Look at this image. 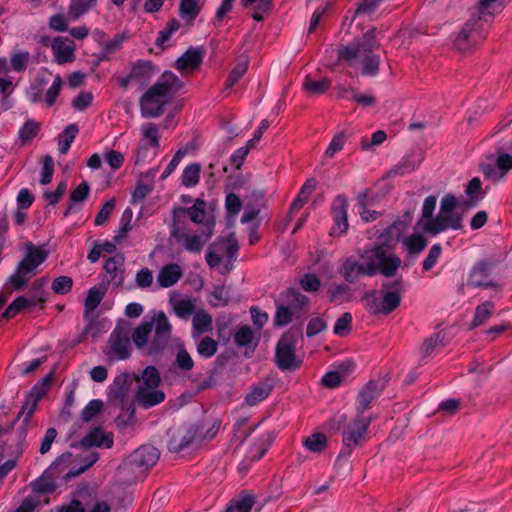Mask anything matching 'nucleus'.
I'll return each mask as SVG.
<instances>
[{
	"mask_svg": "<svg viewBox=\"0 0 512 512\" xmlns=\"http://www.w3.org/2000/svg\"><path fill=\"white\" fill-rule=\"evenodd\" d=\"M303 445L309 452L320 453L327 445V437L324 433L316 432L305 438Z\"/></svg>",
	"mask_w": 512,
	"mask_h": 512,
	"instance_id": "obj_34",
	"label": "nucleus"
},
{
	"mask_svg": "<svg viewBox=\"0 0 512 512\" xmlns=\"http://www.w3.org/2000/svg\"><path fill=\"white\" fill-rule=\"evenodd\" d=\"M347 140V135L344 131L337 132L330 141L327 149L324 152L325 158H333L336 153L340 152Z\"/></svg>",
	"mask_w": 512,
	"mask_h": 512,
	"instance_id": "obj_40",
	"label": "nucleus"
},
{
	"mask_svg": "<svg viewBox=\"0 0 512 512\" xmlns=\"http://www.w3.org/2000/svg\"><path fill=\"white\" fill-rule=\"evenodd\" d=\"M248 68V60L246 58H240L234 68L232 69L228 79H227V85L229 87H232L234 84H236L242 76L246 73Z\"/></svg>",
	"mask_w": 512,
	"mask_h": 512,
	"instance_id": "obj_48",
	"label": "nucleus"
},
{
	"mask_svg": "<svg viewBox=\"0 0 512 512\" xmlns=\"http://www.w3.org/2000/svg\"><path fill=\"white\" fill-rule=\"evenodd\" d=\"M466 194L469 199L470 204L477 203L483 197V193L481 191V181L479 178H473L469 181L466 187Z\"/></svg>",
	"mask_w": 512,
	"mask_h": 512,
	"instance_id": "obj_50",
	"label": "nucleus"
},
{
	"mask_svg": "<svg viewBox=\"0 0 512 512\" xmlns=\"http://www.w3.org/2000/svg\"><path fill=\"white\" fill-rule=\"evenodd\" d=\"M441 252H442L441 246L438 244L433 245L430 248L427 257L423 261V269L425 271H429L435 266V264L438 262V260L440 258Z\"/></svg>",
	"mask_w": 512,
	"mask_h": 512,
	"instance_id": "obj_61",
	"label": "nucleus"
},
{
	"mask_svg": "<svg viewBox=\"0 0 512 512\" xmlns=\"http://www.w3.org/2000/svg\"><path fill=\"white\" fill-rule=\"evenodd\" d=\"M468 284L473 287H498V283L492 277L491 266L484 262L478 263L472 268Z\"/></svg>",
	"mask_w": 512,
	"mask_h": 512,
	"instance_id": "obj_22",
	"label": "nucleus"
},
{
	"mask_svg": "<svg viewBox=\"0 0 512 512\" xmlns=\"http://www.w3.org/2000/svg\"><path fill=\"white\" fill-rule=\"evenodd\" d=\"M77 133L78 127L75 124H70L66 127L63 133L59 136L58 145L60 153L65 154L69 150Z\"/></svg>",
	"mask_w": 512,
	"mask_h": 512,
	"instance_id": "obj_38",
	"label": "nucleus"
},
{
	"mask_svg": "<svg viewBox=\"0 0 512 512\" xmlns=\"http://www.w3.org/2000/svg\"><path fill=\"white\" fill-rule=\"evenodd\" d=\"M159 459V451L149 445L136 449L128 458L129 464L140 470H146L153 466Z\"/></svg>",
	"mask_w": 512,
	"mask_h": 512,
	"instance_id": "obj_19",
	"label": "nucleus"
},
{
	"mask_svg": "<svg viewBox=\"0 0 512 512\" xmlns=\"http://www.w3.org/2000/svg\"><path fill=\"white\" fill-rule=\"evenodd\" d=\"M373 420V416L360 415L356 413V417L343 430V442L346 446H355L363 441L366 437L368 427Z\"/></svg>",
	"mask_w": 512,
	"mask_h": 512,
	"instance_id": "obj_15",
	"label": "nucleus"
},
{
	"mask_svg": "<svg viewBox=\"0 0 512 512\" xmlns=\"http://www.w3.org/2000/svg\"><path fill=\"white\" fill-rule=\"evenodd\" d=\"M180 28V23L177 20H171L166 28L160 31L159 36L157 37L156 43L159 46H164V44L169 40L173 33L177 32Z\"/></svg>",
	"mask_w": 512,
	"mask_h": 512,
	"instance_id": "obj_57",
	"label": "nucleus"
},
{
	"mask_svg": "<svg viewBox=\"0 0 512 512\" xmlns=\"http://www.w3.org/2000/svg\"><path fill=\"white\" fill-rule=\"evenodd\" d=\"M237 252V240L234 235H230L210 246L206 261L211 268H216L220 273L225 274L231 270Z\"/></svg>",
	"mask_w": 512,
	"mask_h": 512,
	"instance_id": "obj_8",
	"label": "nucleus"
},
{
	"mask_svg": "<svg viewBox=\"0 0 512 512\" xmlns=\"http://www.w3.org/2000/svg\"><path fill=\"white\" fill-rule=\"evenodd\" d=\"M202 61L200 51L196 49H189L182 55L176 62V67L180 71L189 72L196 69Z\"/></svg>",
	"mask_w": 512,
	"mask_h": 512,
	"instance_id": "obj_32",
	"label": "nucleus"
},
{
	"mask_svg": "<svg viewBox=\"0 0 512 512\" xmlns=\"http://www.w3.org/2000/svg\"><path fill=\"white\" fill-rule=\"evenodd\" d=\"M51 49L55 61L60 65L72 63L76 58V45L67 37H55L51 42Z\"/></svg>",
	"mask_w": 512,
	"mask_h": 512,
	"instance_id": "obj_18",
	"label": "nucleus"
},
{
	"mask_svg": "<svg viewBox=\"0 0 512 512\" xmlns=\"http://www.w3.org/2000/svg\"><path fill=\"white\" fill-rule=\"evenodd\" d=\"M73 286V280L68 276H59L55 278L52 282V290L56 294H66L68 293Z\"/></svg>",
	"mask_w": 512,
	"mask_h": 512,
	"instance_id": "obj_55",
	"label": "nucleus"
},
{
	"mask_svg": "<svg viewBox=\"0 0 512 512\" xmlns=\"http://www.w3.org/2000/svg\"><path fill=\"white\" fill-rule=\"evenodd\" d=\"M437 199L435 196H428L422 206V216L417 223V229L427 233L433 219V212L436 208Z\"/></svg>",
	"mask_w": 512,
	"mask_h": 512,
	"instance_id": "obj_29",
	"label": "nucleus"
},
{
	"mask_svg": "<svg viewBox=\"0 0 512 512\" xmlns=\"http://www.w3.org/2000/svg\"><path fill=\"white\" fill-rule=\"evenodd\" d=\"M49 73L43 71L37 75L34 82L26 91V97L31 102H40L42 100L43 90L48 83Z\"/></svg>",
	"mask_w": 512,
	"mask_h": 512,
	"instance_id": "obj_31",
	"label": "nucleus"
},
{
	"mask_svg": "<svg viewBox=\"0 0 512 512\" xmlns=\"http://www.w3.org/2000/svg\"><path fill=\"white\" fill-rule=\"evenodd\" d=\"M457 200L453 195H445L440 204V210L433 219L427 233L437 235L448 229L458 230L462 227V219L455 210Z\"/></svg>",
	"mask_w": 512,
	"mask_h": 512,
	"instance_id": "obj_10",
	"label": "nucleus"
},
{
	"mask_svg": "<svg viewBox=\"0 0 512 512\" xmlns=\"http://www.w3.org/2000/svg\"><path fill=\"white\" fill-rule=\"evenodd\" d=\"M198 353L206 358H209L217 351V343L209 337L203 338L197 347Z\"/></svg>",
	"mask_w": 512,
	"mask_h": 512,
	"instance_id": "obj_58",
	"label": "nucleus"
},
{
	"mask_svg": "<svg viewBox=\"0 0 512 512\" xmlns=\"http://www.w3.org/2000/svg\"><path fill=\"white\" fill-rule=\"evenodd\" d=\"M105 353L111 360L126 359L130 355V342L127 332L121 328H116L110 335Z\"/></svg>",
	"mask_w": 512,
	"mask_h": 512,
	"instance_id": "obj_16",
	"label": "nucleus"
},
{
	"mask_svg": "<svg viewBox=\"0 0 512 512\" xmlns=\"http://www.w3.org/2000/svg\"><path fill=\"white\" fill-rule=\"evenodd\" d=\"M386 140V133L382 130L374 132L370 139H363L362 149L369 151L375 146L382 144Z\"/></svg>",
	"mask_w": 512,
	"mask_h": 512,
	"instance_id": "obj_63",
	"label": "nucleus"
},
{
	"mask_svg": "<svg viewBox=\"0 0 512 512\" xmlns=\"http://www.w3.org/2000/svg\"><path fill=\"white\" fill-rule=\"evenodd\" d=\"M28 58H29L28 52H23V51L14 52L11 55V59H10L11 69L14 71H17V72L24 70L26 67Z\"/></svg>",
	"mask_w": 512,
	"mask_h": 512,
	"instance_id": "obj_60",
	"label": "nucleus"
},
{
	"mask_svg": "<svg viewBox=\"0 0 512 512\" xmlns=\"http://www.w3.org/2000/svg\"><path fill=\"white\" fill-rule=\"evenodd\" d=\"M70 454L59 457L44 474L33 483V493L27 496L22 503L13 512H33L41 503L44 493L51 492L56 488L55 479L63 474L64 478H72L83 473L87 468L92 466L98 459V455L94 452L90 453L85 460V464L76 472L72 470L65 471L64 465L69 461Z\"/></svg>",
	"mask_w": 512,
	"mask_h": 512,
	"instance_id": "obj_2",
	"label": "nucleus"
},
{
	"mask_svg": "<svg viewBox=\"0 0 512 512\" xmlns=\"http://www.w3.org/2000/svg\"><path fill=\"white\" fill-rule=\"evenodd\" d=\"M182 273V268L178 264L165 265L157 276V283L163 288L171 287L181 278Z\"/></svg>",
	"mask_w": 512,
	"mask_h": 512,
	"instance_id": "obj_27",
	"label": "nucleus"
},
{
	"mask_svg": "<svg viewBox=\"0 0 512 512\" xmlns=\"http://www.w3.org/2000/svg\"><path fill=\"white\" fill-rule=\"evenodd\" d=\"M244 8L252 9V17L256 21H261L273 7V0H241Z\"/></svg>",
	"mask_w": 512,
	"mask_h": 512,
	"instance_id": "obj_28",
	"label": "nucleus"
},
{
	"mask_svg": "<svg viewBox=\"0 0 512 512\" xmlns=\"http://www.w3.org/2000/svg\"><path fill=\"white\" fill-rule=\"evenodd\" d=\"M342 97L346 98L347 100H350V101H355L357 102L359 105L363 106V107H369L371 105L374 104L375 102V99L372 95L370 94H361V93H358L354 90H348L346 91L345 94L342 95Z\"/></svg>",
	"mask_w": 512,
	"mask_h": 512,
	"instance_id": "obj_51",
	"label": "nucleus"
},
{
	"mask_svg": "<svg viewBox=\"0 0 512 512\" xmlns=\"http://www.w3.org/2000/svg\"><path fill=\"white\" fill-rule=\"evenodd\" d=\"M104 294H105V288H103V287L94 286L93 288H91L89 290L88 295L85 300L86 310L87 311L94 310L99 305L101 300L103 299Z\"/></svg>",
	"mask_w": 512,
	"mask_h": 512,
	"instance_id": "obj_46",
	"label": "nucleus"
},
{
	"mask_svg": "<svg viewBox=\"0 0 512 512\" xmlns=\"http://www.w3.org/2000/svg\"><path fill=\"white\" fill-rule=\"evenodd\" d=\"M506 5V0H479L478 19H470L458 35V43L468 40L483 30V24L488 23L490 18L501 12Z\"/></svg>",
	"mask_w": 512,
	"mask_h": 512,
	"instance_id": "obj_9",
	"label": "nucleus"
},
{
	"mask_svg": "<svg viewBox=\"0 0 512 512\" xmlns=\"http://www.w3.org/2000/svg\"><path fill=\"white\" fill-rule=\"evenodd\" d=\"M160 381L159 372L155 367L145 368L137 391V400L144 407H152L164 401L165 393L158 388Z\"/></svg>",
	"mask_w": 512,
	"mask_h": 512,
	"instance_id": "obj_12",
	"label": "nucleus"
},
{
	"mask_svg": "<svg viewBox=\"0 0 512 512\" xmlns=\"http://www.w3.org/2000/svg\"><path fill=\"white\" fill-rule=\"evenodd\" d=\"M201 165L193 163L186 166L183 170L181 181L185 187H193L198 184L200 179Z\"/></svg>",
	"mask_w": 512,
	"mask_h": 512,
	"instance_id": "obj_37",
	"label": "nucleus"
},
{
	"mask_svg": "<svg viewBox=\"0 0 512 512\" xmlns=\"http://www.w3.org/2000/svg\"><path fill=\"white\" fill-rule=\"evenodd\" d=\"M131 210L127 209L122 215V226L117 231L114 240L117 244H121L127 237L128 232L132 229L131 226Z\"/></svg>",
	"mask_w": 512,
	"mask_h": 512,
	"instance_id": "obj_49",
	"label": "nucleus"
},
{
	"mask_svg": "<svg viewBox=\"0 0 512 512\" xmlns=\"http://www.w3.org/2000/svg\"><path fill=\"white\" fill-rule=\"evenodd\" d=\"M241 206V200L237 195L229 193L226 196L225 208L229 217L234 218L239 213Z\"/></svg>",
	"mask_w": 512,
	"mask_h": 512,
	"instance_id": "obj_59",
	"label": "nucleus"
},
{
	"mask_svg": "<svg viewBox=\"0 0 512 512\" xmlns=\"http://www.w3.org/2000/svg\"><path fill=\"white\" fill-rule=\"evenodd\" d=\"M494 304L491 301H485L476 307L473 319V325L479 326L483 324L493 313Z\"/></svg>",
	"mask_w": 512,
	"mask_h": 512,
	"instance_id": "obj_42",
	"label": "nucleus"
},
{
	"mask_svg": "<svg viewBox=\"0 0 512 512\" xmlns=\"http://www.w3.org/2000/svg\"><path fill=\"white\" fill-rule=\"evenodd\" d=\"M382 386L376 381L367 383L358 393L355 410L357 414L365 415L372 402L380 396Z\"/></svg>",
	"mask_w": 512,
	"mask_h": 512,
	"instance_id": "obj_20",
	"label": "nucleus"
},
{
	"mask_svg": "<svg viewBox=\"0 0 512 512\" xmlns=\"http://www.w3.org/2000/svg\"><path fill=\"white\" fill-rule=\"evenodd\" d=\"M329 87V82L325 78L315 79L311 76H306L303 82V88L306 93L316 95L324 93Z\"/></svg>",
	"mask_w": 512,
	"mask_h": 512,
	"instance_id": "obj_35",
	"label": "nucleus"
},
{
	"mask_svg": "<svg viewBox=\"0 0 512 512\" xmlns=\"http://www.w3.org/2000/svg\"><path fill=\"white\" fill-rule=\"evenodd\" d=\"M371 201L368 194L359 195L357 198L356 208L361 218L365 221L376 219V211L370 210Z\"/></svg>",
	"mask_w": 512,
	"mask_h": 512,
	"instance_id": "obj_39",
	"label": "nucleus"
},
{
	"mask_svg": "<svg viewBox=\"0 0 512 512\" xmlns=\"http://www.w3.org/2000/svg\"><path fill=\"white\" fill-rule=\"evenodd\" d=\"M183 209L186 211V217L189 216L196 224H202V228H205L206 223L211 222L206 220V202L201 198L196 199L192 206Z\"/></svg>",
	"mask_w": 512,
	"mask_h": 512,
	"instance_id": "obj_33",
	"label": "nucleus"
},
{
	"mask_svg": "<svg viewBox=\"0 0 512 512\" xmlns=\"http://www.w3.org/2000/svg\"><path fill=\"white\" fill-rule=\"evenodd\" d=\"M406 229L404 221H398L385 229L378 243L366 249L358 261L349 256L341 261L338 268L340 275L349 283H355L361 277H373L381 274L393 277L401 266V259L392 251L393 245L401 239Z\"/></svg>",
	"mask_w": 512,
	"mask_h": 512,
	"instance_id": "obj_1",
	"label": "nucleus"
},
{
	"mask_svg": "<svg viewBox=\"0 0 512 512\" xmlns=\"http://www.w3.org/2000/svg\"><path fill=\"white\" fill-rule=\"evenodd\" d=\"M114 208V199H109L108 201H106L95 218V224L98 226L103 225L112 214Z\"/></svg>",
	"mask_w": 512,
	"mask_h": 512,
	"instance_id": "obj_62",
	"label": "nucleus"
},
{
	"mask_svg": "<svg viewBox=\"0 0 512 512\" xmlns=\"http://www.w3.org/2000/svg\"><path fill=\"white\" fill-rule=\"evenodd\" d=\"M355 364L347 360L340 363L334 370L328 371L322 377V384L327 388H336L345 381L351 372L354 371Z\"/></svg>",
	"mask_w": 512,
	"mask_h": 512,
	"instance_id": "obj_23",
	"label": "nucleus"
},
{
	"mask_svg": "<svg viewBox=\"0 0 512 512\" xmlns=\"http://www.w3.org/2000/svg\"><path fill=\"white\" fill-rule=\"evenodd\" d=\"M123 263V256L115 255L107 259L104 264L107 280L116 286L121 285L124 281Z\"/></svg>",
	"mask_w": 512,
	"mask_h": 512,
	"instance_id": "obj_25",
	"label": "nucleus"
},
{
	"mask_svg": "<svg viewBox=\"0 0 512 512\" xmlns=\"http://www.w3.org/2000/svg\"><path fill=\"white\" fill-rule=\"evenodd\" d=\"M97 0H72L69 15L73 20L78 19L89 9H91Z\"/></svg>",
	"mask_w": 512,
	"mask_h": 512,
	"instance_id": "obj_43",
	"label": "nucleus"
},
{
	"mask_svg": "<svg viewBox=\"0 0 512 512\" xmlns=\"http://www.w3.org/2000/svg\"><path fill=\"white\" fill-rule=\"evenodd\" d=\"M141 140L136 155V163L146 161L152 155L156 156L160 146L159 130L153 123H145L140 127Z\"/></svg>",
	"mask_w": 512,
	"mask_h": 512,
	"instance_id": "obj_13",
	"label": "nucleus"
},
{
	"mask_svg": "<svg viewBox=\"0 0 512 512\" xmlns=\"http://www.w3.org/2000/svg\"><path fill=\"white\" fill-rule=\"evenodd\" d=\"M347 209L348 203L347 200L338 196L335 198L332 204V215L334 220V225L331 230V235H342L348 229V221H347Z\"/></svg>",
	"mask_w": 512,
	"mask_h": 512,
	"instance_id": "obj_21",
	"label": "nucleus"
},
{
	"mask_svg": "<svg viewBox=\"0 0 512 512\" xmlns=\"http://www.w3.org/2000/svg\"><path fill=\"white\" fill-rule=\"evenodd\" d=\"M170 304L174 313L181 319L189 318L195 308L194 301L189 297H172L170 299Z\"/></svg>",
	"mask_w": 512,
	"mask_h": 512,
	"instance_id": "obj_30",
	"label": "nucleus"
},
{
	"mask_svg": "<svg viewBox=\"0 0 512 512\" xmlns=\"http://www.w3.org/2000/svg\"><path fill=\"white\" fill-rule=\"evenodd\" d=\"M185 219L186 211L184 209L179 207L173 210L171 235L186 251L199 253L213 234L214 222L206 223L205 228H202L200 232H191L182 226Z\"/></svg>",
	"mask_w": 512,
	"mask_h": 512,
	"instance_id": "obj_6",
	"label": "nucleus"
},
{
	"mask_svg": "<svg viewBox=\"0 0 512 512\" xmlns=\"http://www.w3.org/2000/svg\"><path fill=\"white\" fill-rule=\"evenodd\" d=\"M39 125L37 122L33 120H28L25 124L19 129V138L23 142H28L32 140L36 134L38 133Z\"/></svg>",
	"mask_w": 512,
	"mask_h": 512,
	"instance_id": "obj_54",
	"label": "nucleus"
},
{
	"mask_svg": "<svg viewBox=\"0 0 512 512\" xmlns=\"http://www.w3.org/2000/svg\"><path fill=\"white\" fill-rule=\"evenodd\" d=\"M181 87L178 77L172 72H165L141 98L140 107L144 117H157L168 102L172 92Z\"/></svg>",
	"mask_w": 512,
	"mask_h": 512,
	"instance_id": "obj_4",
	"label": "nucleus"
},
{
	"mask_svg": "<svg viewBox=\"0 0 512 512\" xmlns=\"http://www.w3.org/2000/svg\"><path fill=\"white\" fill-rule=\"evenodd\" d=\"M316 187V181L314 179H308L302 186L298 198L293 202L292 208L296 209L301 207L303 203L308 199L310 194Z\"/></svg>",
	"mask_w": 512,
	"mask_h": 512,
	"instance_id": "obj_53",
	"label": "nucleus"
},
{
	"mask_svg": "<svg viewBox=\"0 0 512 512\" xmlns=\"http://www.w3.org/2000/svg\"><path fill=\"white\" fill-rule=\"evenodd\" d=\"M512 168V156L500 153L495 160L489 159L481 164L483 174L492 181L503 178Z\"/></svg>",
	"mask_w": 512,
	"mask_h": 512,
	"instance_id": "obj_17",
	"label": "nucleus"
},
{
	"mask_svg": "<svg viewBox=\"0 0 512 512\" xmlns=\"http://www.w3.org/2000/svg\"><path fill=\"white\" fill-rule=\"evenodd\" d=\"M404 287L402 279H397L392 283L383 284V291L378 295H373L372 302L368 305L375 314H389L400 306Z\"/></svg>",
	"mask_w": 512,
	"mask_h": 512,
	"instance_id": "obj_11",
	"label": "nucleus"
},
{
	"mask_svg": "<svg viewBox=\"0 0 512 512\" xmlns=\"http://www.w3.org/2000/svg\"><path fill=\"white\" fill-rule=\"evenodd\" d=\"M47 257L48 252L43 246L27 244L24 257L10 276L11 285L16 289L24 286L37 273L38 267L45 262Z\"/></svg>",
	"mask_w": 512,
	"mask_h": 512,
	"instance_id": "obj_7",
	"label": "nucleus"
},
{
	"mask_svg": "<svg viewBox=\"0 0 512 512\" xmlns=\"http://www.w3.org/2000/svg\"><path fill=\"white\" fill-rule=\"evenodd\" d=\"M81 445L85 448H110L113 445V436L100 428H94L82 439Z\"/></svg>",
	"mask_w": 512,
	"mask_h": 512,
	"instance_id": "obj_26",
	"label": "nucleus"
},
{
	"mask_svg": "<svg viewBox=\"0 0 512 512\" xmlns=\"http://www.w3.org/2000/svg\"><path fill=\"white\" fill-rule=\"evenodd\" d=\"M193 328L201 334L212 328V317L204 311L197 312L193 317Z\"/></svg>",
	"mask_w": 512,
	"mask_h": 512,
	"instance_id": "obj_44",
	"label": "nucleus"
},
{
	"mask_svg": "<svg viewBox=\"0 0 512 512\" xmlns=\"http://www.w3.org/2000/svg\"><path fill=\"white\" fill-rule=\"evenodd\" d=\"M382 32L377 28H369L361 37L338 51L339 60L357 66L365 75L373 76L379 67V56L374 51L379 48Z\"/></svg>",
	"mask_w": 512,
	"mask_h": 512,
	"instance_id": "obj_3",
	"label": "nucleus"
},
{
	"mask_svg": "<svg viewBox=\"0 0 512 512\" xmlns=\"http://www.w3.org/2000/svg\"><path fill=\"white\" fill-rule=\"evenodd\" d=\"M102 407L103 403L101 400H91L82 410L81 418L84 421H90L101 411Z\"/></svg>",
	"mask_w": 512,
	"mask_h": 512,
	"instance_id": "obj_56",
	"label": "nucleus"
},
{
	"mask_svg": "<svg viewBox=\"0 0 512 512\" xmlns=\"http://www.w3.org/2000/svg\"><path fill=\"white\" fill-rule=\"evenodd\" d=\"M61 87H62V78L60 77V75H56L54 77V80H53L51 86L47 90L45 98H44V101L47 106H52L55 103V101L61 91Z\"/></svg>",
	"mask_w": 512,
	"mask_h": 512,
	"instance_id": "obj_52",
	"label": "nucleus"
},
{
	"mask_svg": "<svg viewBox=\"0 0 512 512\" xmlns=\"http://www.w3.org/2000/svg\"><path fill=\"white\" fill-rule=\"evenodd\" d=\"M402 243L410 254H417L421 252L426 246L425 239L419 234H412L409 237H405L402 239Z\"/></svg>",
	"mask_w": 512,
	"mask_h": 512,
	"instance_id": "obj_41",
	"label": "nucleus"
},
{
	"mask_svg": "<svg viewBox=\"0 0 512 512\" xmlns=\"http://www.w3.org/2000/svg\"><path fill=\"white\" fill-rule=\"evenodd\" d=\"M296 337L292 333H286L279 340L276 349V361L281 369H296L300 361L295 355Z\"/></svg>",
	"mask_w": 512,
	"mask_h": 512,
	"instance_id": "obj_14",
	"label": "nucleus"
},
{
	"mask_svg": "<svg viewBox=\"0 0 512 512\" xmlns=\"http://www.w3.org/2000/svg\"><path fill=\"white\" fill-rule=\"evenodd\" d=\"M271 392V387L267 384H259L246 395L245 401L249 406H255L266 399Z\"/></svg>",
	"mask_w": 512,
	"mask_h": 512,
	"instance_id": "obj_36",
	"label": "nucleus"
},
{
	"mask_svg": "<svg viewBox=\"0 0 512 512\" xmlns=\"http://www.w3.org/2000/svg\"><path fill=\"white\" fill-rule=\"evenodd\" d=\"M199 0H181L180 15L186 20L196 18L199 13Z\"/></svg>",
	"mask_w": 512,
	"mask_h": 512,
	"instance_id": "obj_47",
	"label": "nucleus"
},
{
	"mask_svg": "<svg viewBox=\"0 0 512 512\" xmlns=\"http://www.w3.org/2000/svg\"><path fill=\"white\" fill-rule=\"evenodd\" d=\"M152 329H154V338L149 348V353L161 349L169 338L171 327L163 312H153L147 315L135 329L132 339L138 348L141 349L147 345Z\"/></svg>",
	"mask_w": 512,
	"mask_h": 512,
	"instance_id": "obj_5",
	"label": "nucleus"
},
{
	"mask_svg": "<svg viewBox=\"0 0 512 512\" xmlns=\"http://www.w3.org/2000/svg\"><path fill=\"white\" fill-rule=\"evenodd\" d=\"M47 300L45 295L33 296L25 298L23 296L17 297L4 311L3 318L10 319L16 316L21 310L35 306H42Z\"/></svg>",
	"mask_w": 512,
	"mask_h": 512,
	"instance_id": "obj_24",
	"label": "nucleus"
},
{
	"mask_svg": "<svg viewBox=\"0 0 512 512\" xmlns=\"http://www.w3.org/2000/svg\"><path fill=\"white\" fill-rule=\"evenodd\" d=\"M229 301L228 289L224 286H217L209 295V303L214 307L225 306Z\"/></svg>",
	"mask_w": 512,
	"mask_h": 512,
	"instance_id": "obj_45",
	"label": "nucleus"
},
{
	"mask_svg": "<svg viewBox=\"0 0 512 512\" xmlns=\"http://www.w3.org/2000/svg\"><path fill=\"white\" fill-rule=\"evenodd\" d=\"M54 172V161L51 156H46L43 161L40 182L46 185L51 182Z\"/></svg>",
	"mask_w": 512,
	"mask_h": 512,
	"instance_id": "obj_64",
	"label": "nucleus"
}]
</instances>
